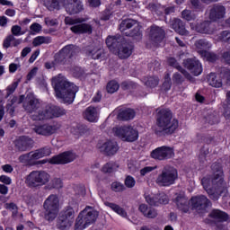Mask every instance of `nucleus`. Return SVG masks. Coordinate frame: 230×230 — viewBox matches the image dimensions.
Listing matches in <instances>:
<instances>
[{
    "instance_id": "obj_1",
    "label": "nucleus",
    "mask_w": 230,
    "mask_h": 230,
    "mask_svg": "<svg viewBox=\"0 0 230 230\" xmlns=\"http://www.w3.org/2000/svg\"><path fill=\"white\" fill-rule=\"evenodd\" d=\"M179 128V120L173 119V113L170 109H161L156 116V136H172Z\"/></svg>"
},
{
    "instance_id": "obj_2",
    "label": "nucleus",
    "mask_w": 230,
    "mask_h": 230,
    "mask_svg": "<svg viewBox=\"0 0 230 230\" xmlns=\"http://www.w3.org/2000/svg\"><path fill=\"white\" fill-rule=\"evenodd\" d=\"M52 85H54L56 96L63 100L65 103L75 102L76 93H78V86L69 83L62 74L52 78Z\"/></svg>"
},
{
    "instance_id": "obj_3",
    "label": "nucleus",
    "mask_w": 230,
    "mask_h": 230,
    "mask_svg": "<svg viewBox=\"0 0 230 230\" xmlns=\"http://www.w3.org/2000/svg\"><path fill=\"white\" fill-rule=\"evenodd\" d=\"M60 116H66V110L59 106L47 105L42 110H39V112L31 116L32 121H46L48 119H53V118H60Z\"/></svg>"
},
{
    "instance_id": "obj_4",
    "label": "nucleus",
    "mask_w": 230,
    "mask_h": 230,
    "mask_svg": "<svg viewBox=\"0 0 230 230\" xmlns=\"http://www.w3.org/2000/svg\"><path fill=\"white\" fill-rule=\"evenodd\" d=\"M51 176L46 171H32L25 178V183L29 188L39 190L42 186H46Z\"/></svg>"
},
{
    "instance_id": "obj_5",
    "label": "nucleus",
    "mask_w": 230,
    "mask_h": 230,
    "mask_svg": "<svg viewBox=\"0 0 230 230\" xmlns=\"http://www.w3.org/2000/svg\"><path fill=\"white\" fill-rule=\"evenodd\" d=\"M59 208L60 201L58 197L55 194L49 196L43 204L45 220L47 222H53L58 216Z\"/></svg>"
},
{
    "instance_id": "obj_6",
    "label": "nucleus",
    "mask_w": 230,
    "mask_h": 230,
    "mask_svg": "<svg viewBox=\"0 0 230 230\" xmlns=\"http://www.w3.org/2000/svg\"><path fill=\"white\" fill-rule=\"evenodd\" d=\"M179 179V172L173 166L165 165L161 173L156 178V184L158 186L168 187L175 184V181Z\"/></svg>"
},
{
    "instance_id": "obj_7",
    "label": "nucleus",
    "mask_w": 230,
    "mask_h": 230,
    "mask_svg": "<svg viewBox=\"0 0 230 230\" xmlns=\"http://www.w3.org/2000/svg\"><path fill=\"white\" fill-rule=\"evenodd\" d=\"M78 51H80L78 47L73 44L66 45L54 56V60L58 66H69V64H71V58H73Z\"/></svg>"
},
{
    "instance_id": "obj_8",
    "label": "nucleus",
    "mask_w": 230,
    "mask_h": 230,
    "mask_svg": "<svg viewBox=\"0 0 230 230\" xmlns=\"http://www.w3.org/2000/svg\"><path fill=\"white\" fill-rule=\"evenodd\" d=\"M112 132L116 137L127 143H134L139 139V133L132 126L115 127Z\"/></svg>"
},
{
    "instance_id": "obj_9",
    "label": "nucleus",
    "mask_w": 230,
    "mask_h": 230,
    "mask_svg": "<svg viewBox=\"0 0 230 230\" xmlns=\"http://www.w3.org/2000/svg\"><path fill=\"white\" fill-rule=\"evenodd\" d=\"M75 222V209L71 207L65 208L58 215L56 227L59 230L71 228Z\"/></svg>"
},
{
    "instance_id": "obj_10",
    "label": "nucleus",
    "mask_w": 230,
    "mask_h": 230,
    "mask_svg": "<svg viewBox=\"0 0 230 230\" xmlns=\"http://www.w3.org/2000/svg\"><path fill=\"white\" fill-rule=\"evenodd\" d=\"M212 178L211 188L214 190H226V182H224V171L222 165L218 163H214L211 165Z\"/></svg>"
},
{
    "instance_id": "obj_11",
    "label": "nucleus",
    "mask_w": 230,
    "mask_h": 230,
    "mask_svg": "<svg viewBox=\"0 0 230 230\" xmlns=\"http://www.w3.org/2000/svg\"><path fill=\"white\" fill-rule=\"evenodd\" d=\"M82 22V20L80 18H71L69 16H66L65 18V24H68L69 26H72L70 28L71 31L73 33H88L91 35L93 33V26H91L88 23H80Z\"/></svg>"
},
{
    "instance_id": "obj_12",
    "label": "nucleus",
    "mask_w": 230,
    "mask_h": 230,
    "mask_svg": "<svg viewBox=\"0 0 230 230\" xmlns=\"http://www.w3.org/2000/svg\"><path fill=\"white\" fill-rule=\"evenodd\" d=\"M190 202L193 211L197 213H208V209L213 206L211 200L204 195L192 197Z\"/></svg>"
},
{
    "instance_id": "obj_13",
    "label": "nucleus",
    "mask_w": 230,
    "mask_h": 230,
    "mask_svg": "<svg viewBox=\"0 0 230 230\" xmlns=\"http://www.w3.org/2000/svg\"><path fill=\"white\" fill-rule=\"evenodd\" d=\"M190 30L203 35H213L217 31V25L211 21H203L198 23L190 22Z\"/></svg>"
},
{
    "instance_id": "obj_14",
    "label": "nucleus",
    "mask_w": 230,
    "mask_h": 230,
    "mask_svg": "<svg viewBox=\"0 0 230 230\" xmlns=\"http://www.w3.org/2000/svg\"><path fill=\"white\" fill-rule=\"evenodd\" d=\"M22 107L27 114H30V118L35 114H39V110L40 109V102L35 96L28 94L24 97Z\"/></svg>"
},
{
    "instance_id": "obj_15",
    "label": "nucleus",
    "mask_w": 230,
    "mask_h": 230,
    "mask_svg": "<svg viewBox=\"0 0 230 230\" xmlns=\"http://www.w3.org/2000/svg\"><path fill=\"white\" fill-rule=\"evenodd\" d=\"M62 126L58 122H54L52 124L45 123L41 125H36L32 128L33 132L39 134V136H53V134H57Z\"/></svg>"
},
{
    "instance_id": "obj_16",
    "label": "nucleus",
    "mask_w": 230,
    "mask_h": 230,
    "mask_svg": "<svg viewBox=\"0 0 230 230\" xmlns=\"http://www.w3.org/2000/svg\"><path fill=\"white\" fill-rule=\"evenodd\" d=\"M48 155H51V148L48 146L31 151L28 153L29 166H36V164H39V159L48 157Z\"/></svg>"
},
{
    "instance_id": "obj_17",
    "label": "nucleus",
    "mask_w": 230,
    "mask_h": 230,
    "mask_svg": "<svg viewBox=\"0 0 230 230\" xmlns=\"http://www.w3.org/2000/svg\"><path fill=\"white\" fill-rule=\"evenodd\" d=\"M13 145L16 152L22 153L31 150L35 145V141L30 137L22 136L13 141Z\"/></svg>"
},
{
    "instance_id": "obj_18",
    "label": "nucleus",
    "mask_w": 230,
    "mask_h": 230,
    "mask_svg": "<svg viewBox=\"0 0 230 230\" xmlns=\"http://www.w3.org/2000/svg\"><path fill=\"white\" fill-rule=\"evenodd\" d=\"M173 155H175L173 148L166 146L157 147L151 152V157L156 161H166L172 159Z\"/></svg>"
},
{
    "instance_id": "obj_19",
    "label": "nucleus",
    "mask_w": 230,
    "mask_h": 230,
    "mask_svg": "<svg viewBox=\"0 0 230 230\" xmlns=\"http://www.w3.org/2000/svg\"><path fill=\"white\" fill-rule=\"evenodd\" d=\"M60 3L68 15H76L84 10V4L81 0H60Z\"/></svg>"
},
{
    "instance_id": "obj_20",
    "label": "nucleus",
    "mask_w": 230,
    "mask_h": 230,
    "mask_svg": "<svg viewBox=\"0 0 230 230\" xmlns=\"http://www.w3.org/2000/svg\"><path fill=\"white\" fill-rule=\"evenodd\" d=\"M164 37H166L164 29L157 25H153L150 27L149 39L154 46H158L161 44V42H163L164 40Z\"/></svg>"
},
{
    "instance_id": "obj_21",
    "label": "nucleus",
    "mask_w": 230,
    "mask_h": 230,
    "mask_svg": "<svg viewBox=\"0 0 230 230\" xmlns=\"http://www.w3.org/2000/svg\"><path fill=\"white\" fill-rule=\"evenodd\" d=\"M75 159L76 155L67 151L53 156L49 163L50 164H67V163H73Z\"/></svg>"
},
{
    "instance_id": "obj_22",
    "label": "nucleus",
    "mask_w": 230,
    "mask_h": 230,
    "mask_svg": "<svg viewBox=\"0 0 230 230\" xmlns=\"http://www.w3.org/2000/svg\"><path fill=\"white\" fill-rule=\"evenodd\" d=\"M183 66L190 71L194 76H199V75H202V64L197 58H187L183 60Z\"/></svg>"
},
{
    "instance_id": "obj_23",
    "label": "nucleus",
    "mask_w": 230,
    "mask_h": 230,
    "mask_svg": "<svg viewBox=\"0 0 230 230\" xmlns=\"http://www.w3.org/2000/svg\"><path fill=\"white\" fill-rule=\"evenodd\" d=\"M226 17V6L222 4H213L209 9L208 18L213 22H217V21H220Z\"/></svg>"
},
{
    "instance_id": "obj_24",
    "label": "nucleus",
    "mask_w": 230,
    "mask_h": 230,
    "mask_svg": "<svg viewBox=\"0 0 230 230\" xmlns=\"http://www.w3.org/2000/svg\"><path fill=\"white\" fill-rule=\"evenodd\" d=\"M116 51L119 58L125 60L132 55V52L134 51V45L124 40Z\"/></svg>"
},
{
    "instance_id": "obj_25",
    "label": "nucleus",
    "mask_w": 230,
    "mask_h": 230,
    "mask_svg": "<svg viewBox=\"0 0 230 230\" xmlns=\"http://www.w3.org/2000/svg\"><path fill=\"white\" fill-rule=\"evenodd\" d=\"M119 150V146H118V143L114 141H107L100 147V152H102V154L104 155H108L109 157L116 155Z\"/></svg>"
},
{
    "instance_id": "obj_26",
    "label": "nucleus",
    "mask_w": 230,
    "mask_h": 230,
    "mask_svg": "<svg viewBox=\"0 0 230 230\" xmlns=\"http://www.w3.org/2000/svg\"><path fill=\"white\" fill-rule=\"evenodd\" d=\"M125 38L120 35L108 36L106 39V46H108L111 51H117L119 46L123 43Z\"/></svg>"
},
{
    "instance_id": "obj_27",
    "label": "nucleus",
    "mask_w": 230,
    "mask_h": 230,
    "mask_svg": "<svg viewBox=\"0 0 230 230\" xmlns=\"http://www.w3.org/2000/svg\"><path fill=\"white\" fill-rule=\"evenodd\" d=\"M86 55L93 60H100L105 57V50L100 46H90L86 49Z\"/></svg>"
},
{
    "instance_id": "obj_28",
    "label": "nucleus",
    "mask_w": 230,
    "mask_h": 230,
    "mask_svg": "<svg viewBox=\"0 0 230 230\" xmlns=\"http://www.w3.org/2000/svg\"><path fill=\"white\" fill-rule=\"evenodd\" d=\"M174 202L180 211H182L183 213H188V211H190V201H188V198H186V195L183 193L178 194Z\"/></svg>"
},
{
    "instance_id": "obj_29",
    "label": "nucleus",
    "mask_w": 230,
    "mask_h": 230,
    "mask_svg": "<svg viewBox=\"0 0 230 230\" xmlns=\"http://www.w3.org/2000/svg\"><path fill=\"white\" fill-rule=\"evenodd\" d=\"M167 62L169 64V66H171L172 67H174L175 69H178L180 71V73H181V75H183V76H185V78L189 81V82H195V78L193 76H191V75L186 71V69L182 68V66H181V65H179V63L177 62V59H175V58H169L167 59Z\"/></svg>"
},
{
    "instance_id": "obj_30",
    "label": "nucleus",
    "mask_w": 230,
    "mask_h": 230,
    "mask_svg": "<svg viewBox=\"0 0 230 230\" xmlns=\"http://www.w3.org/2000/svg\"><path fill=\"white\" fill-rule=\"evenodd\" d=\"M24 102V95H20V97L13 96L11 100L7 101L6 111L10 116L15 114V103L21 105Z\"/></svg>"
},
{
    "instance_id": "obj_31",
    "label": "nucleus",
    "mask_w": 230,
    "mask_h": 230,
    "mask_svg": "<svg viewBox=\"0 0 230 230\" xmlns=\"http://www.w3.org/2000/svg\"><path fill=\"white\" fill-rule=\"evenodd\" d=\"M82 213H83V216L84 217L85 223L88 224V226H91V224H94V222H96L99 216L98 211L89 207L84 209Z\"/></svg>"
},
{
    "instance_id": "obj_32",
    "label": "nucleus",
    "mask_w": 230,
    "mask_h": 230,
    "mask_svg": "<svg viewBox=\"0 0 230 230\" xmlns=\"http://www.w3.org/2000/svg\"><path fill=\"white\" fill-rule=\"evenodd\" d=\"M171 26L180 35H188L189 33L188 30H186V23L179 18H174L171 22Z\"/></svg>"
},
{
    "instance_id": "obj_33",
    "label": "nucleus",
    "mask_w": 230,
    "mask_h": 230,
    "mask_svg": "<svg viewBox=\"0 0 230 230\" xmlns=\"http://www.w3.org/2000/svg\"><path fill=\"white\" fill-rule=\"evenodd\" d=\"M100 116V111L98 108L93 106L88 107L84 111V119L90 121V123H96Z\"/></svg>"
},
{
    "instance_id": "obj_34",
    "label": "nucleus",
    "mask_w": 230,
    "mask_h": 230,
    "mask_svg": "<svg viewBox=\"0 0 230 230\" xmlns=\"http://www.w3.org/2000/svg\"><path fill=\"white\" fill-rule=\"evenodd\" d=\"M134 118H136V111L130 108L119 110L117 115L119 121H130V119H134Z\"/></svg>"
},
{
    "instance_id": "obj_35",
    "label": "nucleus",
    "mask_w": 230,
    "mask_h": 230,
    "mask_svg": "<svg viewBox=\"0 0 230 230\" xmlns=\"http://www.w3.org/2000/svg\"><path fill=\"white\" fill-rule=\"evenodd\" d=\"M71 132L75 136H89L93 134V130L85 124H77L71 128Z\"/></svg>"
},
{
    "instance_id": "obj_36",
    "label": "nucleus",
    "mask_w": 230,
    "mask_h": 230,
    "mask_svg": "<svg viewBox=\"0 0 230 230\" xmlns=\"http://www.w3.org/2000/svg\"><path fill=\"white\" fill-rule=\"evenodd\" d=\"M138 209L146 218H155L157 217V210L152 207H148L146 204L139 205Z\"/></svg>"
},
{
    "instance_id": "obj_37",
    "label": "nucleus",
    "mask_w": 230,
    "mask_h": 230,
    "mask_svg": "<svg viewBox=\"0 0 230 230\" xmlns=\"http://www.w3.org/2000/svg\"><path fill=\"white\" fill-rule=\"evenodd\" d=\"M209 217L216 220V222H227L229 219L227 213L217 208L210 212Z\"/></svg>"
},
{
    "instance_id": "obj_38",
    "label": "nucleus",
    "mask_w": 230,
    "mask_h": 230,
    "mask_svg": "<svg viewBox=\"0 0 230 230\" xmlns=\"http://www.w3.org/2000/svg\"><path fill=\"white\" fill-rule=\"evenodd\" d=\"M12 42H13V46L14 48H17V46H19V44H21V42H22V40L21 39H15V36H13V35H8L5 38V40H4V43H3L4 48L8 49V48H10V46H12Z\"/></svg>"
},
{
    "instance_id": "obj_39",
    "label": "nucleus",
    "mask_w": 230,
    "mask_h": 230,
    "mask_svg": "<svg viewBox=\"0 0 230 230\" xmlns=\"http://www.w3.org/2000/svg\"><path fill=\"white\" fill-rule=\"evenodd\" d=\"M224 190L225 189H214V187H210L207 190V193L211 200L217 201L220 199L222 193H224Z\"/></svg>"
},
{
    "instance_id": "obj_40",
    "label": "nucleus",
    "mask_w": 230,
    "mask_h": 230,
    "mask_svg": "<svg viewBox=\"0 0 230 230\" xmlns=\"http://www.w3.org/2000/svg\"><path fill=\"white\" fill-rule=\"evenodd\" d=\"M195 46L197 49H199L200 53H202V55L207 52L206 49H209V48H211V44L209 43V41L205 39L198 40L195 42Z\"/></svg>"
},
{
    "instance_id": "obj_41",
    "label": "nucleus",
    "mask_w": 230,
    "mask_h": 230,
    "mask_svg": "<svg viewBox=\"0 0 230 230\" xmlns=\"http://www.w3.org/2000/svg\"><path fill=\"white\" fill-rule=\"evenodd\" d=\"M127 37H131L135 40H141L143 39V32L139 25L136 26L132 31L125 32Z\"/></svg>"
},
{
    "instance_id": "obj_42",
    "label": "nucleus",
    "mask_w": 230,
    "mask_h": 230,
    "mask_svg": "<svg viewBox=\"0 0 230 230\" xmlns=\"http://www.w3.org/2000/svg\"><path fill=\"white\" fill-rule=\"evenodd\" d=\"M143 82L146 87L154 89V87H157L159 85V77L155 75L144 77Z\"/></svg>"
},
{
    "instance_id": "obj_43",
    "label": "nucleus",
    "mask_w": 230,
    "mask_h": 230,
    "mask_svg": "<svg viewBox=\"0 0 230 230\" xmlns=\"http://www.w3.org/2000/svg\"><path fill=\"white\" fill-rule=\"evenodd\" d=\"M104 204L105 206H107V208H110L111 209H112V211H114L120 217H127V212L125 211V209H123V208L119 207V205H116L115 203H111L109 201H106Z\"/></svg>"
},
{
    "instance_id": "obj_44",
    "label": "nucleus",
    "mask_w": 230,
    "mask_h": 230,
    "mask_svg": "<svg viewBox=\"0 0 230 230\" xmlns=\"http://www.w3.org/2000/svg\"><path fill=\"white\" fill-rule=\"evenodd\" d=\"M42 44H51V38L46 36H38L32 40V45L34 48L42 46Z\"/></svg>"
},
{
    "instance_id": "obj_45",
    "label": "nucleus",
    "mask_w": 230,
    "mask_h": 230,
    "mask_svg": "<svg viewBox=\"0 0 230 230\" xmlns=\"http://www.w3.org/2000/svg\"><path fill=\"white\" fill-rule=\"evenodd\" d=\"M87 226H89V224L85 222L84 216L83 212H81L75 220V230H84Z\"/></svg>"
},
{
    "instance_id": "obj_46",
    "label": "nucleus",
    "mask_w": 230,
    "mask_h": 230,
    "mask_svg": "<svg viewBox=\"0 0 230 230\" xmlns=\"http://www.w3.org/2000/svg\"><path fill=\"white\" fill-rule=\"evenodd\" d=\"M45 6L50 12H53V10H60V6H62V2H60V0H46Z\"/></svg>"
},
{
    "instance_id": "obj_47",
    "label": "nucleus",
    "mask_w": 230,
    "mask_h": 230,
    "mask_svg": "<svg viewBox=\"0 0 230 230\" xmlns=\"http://www.w3.org/2000/svg\"><path fill=\"white\" fill-rule=\"evenodd\" d=\"M136 24H137V22L136 20H123L119 24V30L120 31H125V30H130V28H132V26H136Z\"/></svg>"
},
{
    "instance_id": "obj_48",
    "label": "nucleus",
    "mask_w": 230,
    "mask_h": 230,
    "mask_svg": "<svg viewBox=\"0 0 230 230\" xmlns=\"http://www.w3.org/2000/svg\"><path fill=\"white\" fill-rule=\"evenodd\" d=\"M208 82L212 87H222V79L217 78V75L213 73L209 74Z\"/></svg>"
},
{
    "instance_id": "obj_49",
    "label": "nucleus",
    "mask_w": 230,
    "mask_h": 230,
    "mask_svg": "<svg viewBox=\"0 0 230 230\" xmlns=\"http://www.w3.org/2000/svg\"><path fill=\"white\" fill-rule=\"evenodd\" d=\"M220 78L223 84H226V85H230V69L222 68L220 72Z\"/></svg>"
},
{
    "instance_id": "obj_50",
    "label": "nucleus",
    "mask_w": 230,
    "mask_h": 230,
    "mask_svg": "<svg viewBox=\"0 0 230 230\" xmlns=\"http://www.w3.org/2000/svg\"><path fill=\"white\" fill-rule=\"evenodd\" d=\"M181 19L188 22L195 21V19H197V14H195L191 10L185 9L181 12Z\"/></svg>"
},
{
    "instance_id": "obj_51",
    "label": "nucleus",
    "mask_w": 230,
    "mask_h": 230,
    "mask_svg": "<svg viewBox=\"0 0 230 230\" xmlns=\"http://www.w3.org/2000/svg\"><path fill=\"white\" fill-rule=\"evenodd\" d=\"M106 89L110 94H114V93L119 89V84H118L116 81H110L106 86Z\"/></svg>"
},
{
    "instance_id": "obj_52",
    "label": "nucleus",
    "mask_w": 230,
    "mask_h": 230,
    "mask_svg": "<svg viewBox=\"0 0 230 230\" xmlns=\"http://www.w3.org/2000/svg\"><path fill=\"white\" fill-rule=\"evenodd\" d=\"M4 206L5 209H9V211H12L13 217H17V213H19V208L15 203H5Z\"/></svg>"
},
{
    "instance_id": "obj_53",
    "label": "nucleus",
    "mask_w": 230,
    "mask_h": 230,
    "mask_svg": "<svg viewBox=\"0 0 230 230\" xmlns=\"http://www.w3.org/2000/svg\"><path fill=\"white\" fill-rule=\"evenodd\" d=\"M204 121L208 125H215L218 122V117L215 116V114H208L204 117Z\"/></svg>"
},
{
    "instance_id": "obj_54",
    "label": "nucleus",
    "mask_w": 230,
    "mask_h": 230,
    "mask_svg": "<svg viewBox=\"0 0 230 230\" xmlns=\"http://www.w3.org/2000/svg\"><path fill=\"white\" fill-rule=\"evenodd\" d=\"M11 32L13 35V37H19L21 35H24V31H22V28L19 25H13L12 28H11Z\"/></svg>"
},
{
    "instance_id": "obj_55",
    "label": "nucleus",
    "mask_w": 230,
    "mask_h": 230,
    "mask_svg": "<svg viewBox=\"0 0 230 230\" xmlns=\"http://www.w3.org/2000/svg\"><path fill=\"white\" fill-rule=\"evenodd\" d=\"M156 199L158 202V206L159 204H168V202L170 201V199H168V196L164 192L156 194Z\"/></svg>"
},
{
    "instance_id": "obj_56",
    "label": "nucleus",
    "mask_w": 230,
    "mask_h": 230,
    "mask_svg": "<svg viewBox=\"0 0 230 230\" xmlns=\"http://www.w3.org/2000/svg\"><path fill=\"white\" fill-rule=\"evenodd\" d=\"M217 40H220L221 42H230V32L228 31H222L217 36Z\"/></svg>"
},
{
    "instance_id": "obj_57",
    "label": "nucleus",
    "mask_w": 230,
    "mask_h": 230,
    "mask_svg": "<svg viewBox=\"0 0 230 230\" xmlns=\"http://www.w3.org/2000/svg\"><path fill=\"white\" fill-rule=\"evenodd\" d=\"M145 199H146V202H147L149 206H159V203L157 201V195L155 196L146 195Z\"/></svg>"
},
{
    "instance_id": "obj_58",
    "label": "nucleus",
    "mask_w": 230,
    "mask_h": 230,
    "mask_svg": "<svg viewBox=\"0 0 230 230\" xmlns=\"http://www.w3.org/2000/svg\"><path fill=\"white\" fill-rule=\"evenodd\" d=\"M19 85L18 82H14L6 88V95L5 98H8L11 94H13L15 93V89H17Z\"/></svg>"
},
{
    "instance_id": "obj_59",
    "label": "nucleus",
    "mask_w": 230,
    "mask_h": 230,
    "mask_svg": "<svg viewBox=\"0 0 230 230\" xmlns=\"http://www.w3.org/2000/svg\"><path fill=\"white\" fill-rule=\"evenodd\" d=\"M114 166H116L114 163L109 162L103 165L102 172L104 173H112V172H114Z\"/></svg>"
},
{
    "instance_id": "obj_60",
    "label": "nucleus",
    "mask_w": 230,
    "mask_h": 230,
    "mask_svg": "<svg viewBox=\"0 0 230 230\" xmlns=\"http://www.w3.org/2000/svg\"><path fill=\"white\" fill-rule=\"evenodd\" d=\"M111 190L112 191H116V192L125 191V185H123V183L114 181L111 184Z\"/></svg>"
},
{
    "instance_id": "obj_61",
    "label": "nucleus",
    "mask_w": 230,
    "mask_h": 230,
    "mask_svg": "<svg viewBox=\"0 0 230 230\" xmlns=\"http://www.w3.org/2000/svg\"><path fill=\"white\" fill-rule=\"evenodd\" d=\"M124 184L126 188H134V186H136V180L134 177L128 175L126 177Z\"/></svg>"
},
{
    "instance_id": "obj_62",
    "label": "nucleus",
    "mask_w": 230,
    "mask_h": 230,
    "mask_svg": "<svg viewBox=\"0 0 230 230\" xmlns=\"http://www.w3.org/2000/svg\"><path fill=\"white\" fill-rule=\"evenodd\" d=\"M208 62H217L218 56L213 52H204L203 54Z\"/></svg>"
},
{
    "instance_id": "obj_63",
    "label": "nucleus",
    "mask_w": 230,
    "mask_h": 230,
    "mask_svg": "<svg viewBox=\"0 0 230 230\" xmlns=\"http://www.w3.org/2000/svg\"><path fill=\"white\" fill-rule=\"evenodd\" d=\"M172 81L175 84H178L179 85L182 84V83L184 82V77H182V75L179 73H175L172 75Z\"/></svg>"
},
{
    "instance_id": "obj_64",
    "label": "nucleus",
    "mask_w": 230,
    "mask_h": 230,
    "mask_svg": "<svg viewBox=\"0 0 230 230\" xmlns=\"http://www.w3.org/2000/svg\"><path fill=\"white\" fill-rule=\"evenodd\" d=\"M191 6L194 10H198L199 12L203 10L202 4L199 0H190Z\"/></svg>"
}]
</instances>
